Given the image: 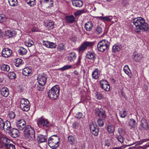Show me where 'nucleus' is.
I'll use <instances>...</instances> for the list:
<instances>
[{
  "label": "nucleus",
  "mask_w": 149,
  "mask_h": 149,
  "mask_svg": "<svg viewBox=\"0 0 149 149\" xmlns=\"http://www.w3.org/2000/svg\"><path fill=\"white\" fill-rule=\"evenodd\" d=\"M132 22L136 28L135 31L138 33H140L141 30L145 32L147 31L149 29L148 24L142 17L135 18L133 19Z\"/></svg>",
  "instance_id": "obj_1"
},
{
  "label": "nucleus",
  "mask_w": 149,
  "mask_h": 149,
  "mask_svg": "<svg viewBox=\"0 0 149 149\" xmlns=\"http://www.w3.org/2000/svg\"><path fill=\"white\" fill-rule=\"evenodd\" d=\"M24 135L26 140L29 141H33L35 138V132L34 128L30 125L26 126L24 130Z\"/></svg>",
  "instance_id": "obj_2"
},
{
  "label": "nucleus",
  "mask_w": 149,
  "mask_h": 149,
  "mask_svg": "<svg viewBox=\"0 0 149 149\" xmlns=\"http://www.w3.org/2000/svg\"><path fill=\"white\" fill-rule=\"evenodd\" d=\"M59 138L56 135H54L48 139V144L52 149H56L59 146Z\"/></svg>",
  "instance_id": "obj_3"
},
{
  "label": "nucleus",
  "mask_w": 149,
  "mask_h": 149,
  "mask_svg": "<svg viewBox=\"0 0 149 149\" xmlns=\"http://www.w3.org/2000/svg\"><path fill=\"white\" fill-rule=\"evenodd\" d=\"M60 88L58 85L53 86L48 92V96L51 99L56 100L59 95Z\"/></svg>",
  "instance_id": "obj_4"
},
{
  "label": "nucleus",
  "mask_w": 149,
  "mask_h": 149,
  "mask_svg": "<svg viewBox=\"0 0 149 149\" xmlns=\"http://www.w3.org/2000/svg\"><path fill=\"white\" fill-rule=\"evenodd\" d=\"M110 43L105 39L99 41L97 44L98 50L101 52H104L109 46Z\"/></svg>",
  "instance_id": "obj_5"
},
{
  "label": "nucleus",
  "mask_w": 149,
  "mask_h": 149,
  "mask_svg": "<svg viewBox=\"0 0 149 149\" xmlns=\"http://www.w3.org/2000/svg\"><path fill=\"white\" fill-rule=\"evenodd\" d=\"M29 104V102L27 99L25 98H22L20 100V108L22 111H27L30 109Z\"/></svg>",
  "instance_id": "obj_6"
},
{
  "label": "nucleus",
  "mask_w": 149,
  "mask_h": 149,
  "mask_svg": "<svg viewBox=\"0 0 149 149\" xmlns=\"http://www.w3.org/2000/svg\"><path fill=\"white\" fill-rule=\"evenodd\" d=\"M94 42L84 41L78 49V50L79 53L82 52L86 50L88 47L92 46L94 45Z\"/></svg>",
  "instance_id": "obj_7"
},
{
  "label": "nucleus",
  "mask_w": 149,
  "mask_h": 149,
  "mask_svg": "<svg viewBox=\"0 0 149 149\" xmlns=\"http://www.w3.org/2000/svg\"><path fill=\"white\" fill-rule=\"evenodd\" d=\"M47 79L46 76L44 74L38 75L37 79L39 84L41 86L40 89H38L39 91H41L43 89V86L45 84Z\"/></svg>",
  "instance_id": "obj_8"
},
{
  "label": "nucleus",
  "mask_w": 149,
  "mask_h": 149,
  "mask_svg": "<svg viewBox=\"0 0 149 149\" xmlns=\"http://www.w3.org/2000/svg\"><path fill=\"white\" fill-rule=\"evenodd\" d=\"M100 87L106 91L110 90V86L108 81L105 79H102L99 82Z\"/></svg>",
  "instance_id": "obj_9"
},
{
  "label": "nucleus",
  "mask_w": 149,
  "mask_h": 149,
  "mask_svg": "<svg viewBox=\"0 0 149 149\" xmlns=\"http://www.w3.org/2000/svg\"><path fill=\"white\" fill-rule=\"evenodd\" d=\"M89 128L91 132L94 136H97L99 131V128L95 124L92 123L89 125Z\"/></svg>",
  "instance_id": "obj_10"
},
{
  "label": "nucleus",
  "mask_w": 149,
  "mask_h": 149,
  "mask_svg": "<svg viewBox=\"0 0 149 149\" xmlns=\"http://www.w3.org/2000/svg\"><path fill=\"white\" fill-rule=\"evenodd\" d=\"M16 126L20 130H22L24 127H26V122L23 119L19 120L17 121Z\"/></svg>",
  "instance_id": "obj_11"
},
{
  "label": "nucleus",
  "mask_w": 149,
  "mask_h": 149,
  "mask_svg": "<svg viewBox=\"0 0 149 149\" xmlns=\"http://www.w3.org/2000/svg\"><path fill=\"white\" fill-rule=\"evenodd\" d=\"M95 114L96 116L102 118H105L106 117L104 111L100 108H96L95 109Z\"/></svg>",
  "instance_id": "obj_12"
},
{
  "label": "nucleus",
  "mask_w": 149,
  "mask_h": 149,
  "mask_svg": "<svg viewBox=\"0 0 149 149\" xmlns=\"http://www.w3.org/2000/svg\"><path fill=\"white\" fill-rule=\"evenodd\" d=\"M37 123L40 124L43 127H48L49 125V122L48 120L42 117L38 119Z\"/></svg>",
  "instance_id": "obj_13"
},
{
  "label": "nucleus",
  "mask_w": 149,
  "mask_h": 149,
  "mask_svg": "<svg viewBox=\"0 0 149 149\" xmlns=\"http://www.w3.org/2000/svg\"><path fill=\"white\" fill-rule=\"evenodd\" d=\"M132 57L134 61L139 62L141 61L143 56L142 54L135 52L133 53Z\"/></svg>",
  "instance_id": "obj_14"
},
{
  "label": "nucleus",
  "mask_w": 149,
  "mask_h": 149,
  "mask_svg": "<svg viewBox=\"0 0 149 149\" xmlns=\"http://www.w3.org/2000/svg\"><path fill=\"white\" fill-rule=\"evenodd\" d=\"M12 53V51L8 48H5L3 49L2 52L3 56L5 57H8L10 56Z\"/></svg>",
  "instance_id": "obj_15"
},
{
  "label": "nucleus",
  "mask_w": 149,
  "mask_h": 149,
  "mask_svg": "<svg viewBox=\"0 0 149 149\" xmlns=\"http://www.w3.org/2000/svg\"><path fill=\"white\" fill-rule=\"evenodd\" d=\"M140 125L143 129L147 130L149 128V122L145 118H142Z\"/></svg>",
  "instance_id": "obj_16"
},
{
  "label": "nucleus",
  "mask_w": 149,
  "mask_h": 149,
  "mask_svg": "<svg viewBox=\"0 0 149 149\" xmlns=\"http://www.w3.org/2000/svg\"><path fill=\"white\" fill-rule=\"evenodd\" d=\"M37 141L38 143L46 142L47 141V136L45 135L39 134L37 137Z\"/></svg>",
  "instance_id": "obj_17"
},
{
  "label": "nucleus",
  "mask_w": 149,
  "mask_h": 149,
  "mask_svg": "<svg viewBox=\"0 0 149 149\" xmlns=\"http://www.w3.org/2000/svg\"><path fill=\"white\" fill-rule=\"evenodd\" d=\"M42 43L44 46L48 48H55L56 46V44L55 43L47 41H43Z\"/></svg>",
  "instance_id": "obj_18"
},
{
  "label": "nucleus",
  "mask_w": 149,
  "mask_h": 149,
  "mask_svg": "<svg viewBox=\"0 0 149 149\" xmlns=\"http://www.w3.org/2000/svg\"><path fill=\"white\" fill-rule=\"evenodd\" d=\"M100 71L98 68L95 69L92 74V78L95 79H97L99 77Z\"/></svg>",
  "instance_id": "obj_19"
},
{
  "label": "nucleus",
  "mask_w": 149,
  "mask_h": 149,
  "mask_svg": "<svg viewBox=\"0 0 149 149\" xmlns=\"http://www.w3.org/2000/svg\"><path fill=\"white\" fill-rule=\"evenodd\" d=\"M20 135L19 130L15 128H13L10 131V135L13 138H16Z\"/></svg>",
  "instance_id": "obj_20"
},
{
  "label": "nucleus",
  "mask_w": 149,
  "mask_h": 149,
  "mask_svg": "<svg viewBox=\"0 0 149 149\" xmlns=\"http://www.w3.org/2000/svg\"><path fill=\"white\" fill-rule=\"evenodd\" d=\"M5 35L8 38L15 36L17 34V32L15 31L8 30L6 31Z\"/></svg>",
  "instance_id": "obj_21"
},
{
  "label": "nucleus",
  "mask_w": 149,
  "mask_h": 149,
  "mask_svg": "<svg viewBox=\"0 0 149 149\" xmlns=\"http://www.w3.org/2000/svg\"><path fill=\"white\" fill-rule=\"evenodd\" d=\"M73 5L77 7H81L83 5V2L80 0H73L72 1Z\"/></svg>",
  "instance_id": "obj_22"
},
{
  "label": "nucleus",
  "mask_w": 149,
  "mask_h": 149,
  "mask_svg": "<svg viewBox=\"0 0 149 149\" xmlns=\"http://www.w3.org/2000/svg\"><path fill=\"white\" fill-rule=\"evenodd\" d=\"M76 56L74 52H70L69 53V56L68 57V60L70 62H73L75 60Z\"/></svg>",
  "instance_id": "obj_23"
},
{
  "label": "nucleus",
  "mask_w": 149,
  "mask_h": 149,
  "mask_svg": "<svg viewBox=\"0 0 149 149\" xmlns=\"http://www.w3.org/2000/svg\"><path fill=\"white\" fill-rule=\"evenodd\" d=\"M14 62L15 66L17 67H19L22 65L24 63L23 60L19 58H17L14 59Z\"/></svg>",
  "instance_id": "obj_24"
},
{
  "label": "nucleus",
  "mask_w": 149,
  "mask_h": 149,
  "mask_svg": "<svg viewBox=\"0 0 149 149\" xmlns=\"http://www.w3.org/2000/svg\"><path fill=\"white\" fill-rule=\"evenodd\" d=\"M1 93L2 95L5 97L8 96L9 94V90L6 87L2 88L1 90Z\"/></svg>",
  "instance_id": "obj_25"
},
{
  "label": "nucleus",
  "mask_w": 149,
  "mask_h": 149,
  "mask_svg": "<svg viewBox=\"0 0 149 149\" xmlns=\"http://www.w3.org/2000/svg\"><path fill=\"white\" fill-rule=\"evenodd\" d=\"M93 24L91 22H88L85 24V28L87 31H91L93 27Z\"/></svg>",
  "instance_id": "obj_26"
},
{
  "label": "nucleus",
  "mask_w": 149,
  "mask_h": 149,
  "mask_svg": "<svg viewBox=\"0 0 149 149\" xmlns=\"http://www.w3.org/2000/svg\"><path fill=\"white\" fill-rule=\"evenodd\" d=\"M95 54L92 52H88L87 53L86 55V58L89 59L94 60L95 57Z\"/></svg>",
  "instance_id": "obj_27"
},
{
  "label": "nucleus",
  "mask_w": 149,
  "mask_h": 149,
  "mask_svg": "<svg viewBox=\"0 0 149 149\" xmlns=\"http://www.w3.org/2000/svg\"><path fill=\"white\" fill-rule=\"evenodd\" d=\"M75 18L73 15H69L65 17V19L67 22L69 23H72L75 20Z\"/></svg>",
  "instance_id": "obj_28"
},
{
  "label": "nucleus",
  "mask_w": 149,
  "mask_h": 149,
  "mask_svg": "<svg viewBox=\"0 0 149 149\" xmlns=\"http://www.w3.org/2000/svg\"><path fill=\"white\" fill-rule=\"evenodd\" d=\"M99 19L102 21L109 22L112 19V16H101L99 17Z\"/></svg>",
  "instance_id": "obj_29"
},
{
  "label": "nucleus",
  "mask_w": 149,
  "mask_h": 149,
  "mask_svg": "<svg viewBox=\"0 0 149 149\" xmlns=\"http://www.w3.org/2000/svg\"><path fill=\"white\" fill-rule=\"evenodd\" d=\"M31 70L29 68H26L23 69L22 74L25 76L29 75L31 74Z\"/></svg>",
  "instance_id": "obj_30"
},
{
  "label": "nucleus",
  "mask_w": 149,
  "mask_h": 149,
  "mask_svg": "<svg viewBox=\"0 0 149 149\" xmlns=\"http://www.w3.org/2000/svg\"><path fill=\"white\" fill-rule=\"evenodd\" d=\"M121 47L120 45H115L113 46L112 51L113 53L116 52L120 50Z\"/></svg>",
  "instance_id": "obj_31"
},
{
  "label": "nucleus",
  "mask_w": 149,
  "mask_h": 149,
  "mask_svg": "<svg viewBox=\"0 0 149 149\" xmlns=\"http://www.w3.org/2000/svg\"><path fill=\"white\" fill-rule=\"evenodd\" d=\"M11 128L10 123L9 121H6V122L4 123V130H6L8 131H9Z\"/></svg>",
  "instance_id": "obj_32"
},
{
  "label": "nucleus",
  "mask_w": 149,
  "mask_h": 149,
  "mask_svg": "<svg viewBox=\"0 0 149 149\" xmlns=\"http://www.w3.org/2000/svg\"><path fill=\"white\" fill-rule=\"evenodd\" d=\"M27 51L24 48L21 47L18 50V52L20 55H23L26 54Z\"/></svg>",
  "instance_id": "obj_33"
},
{
  "label": "nucleus",
  "mask_w": 149,
  "mask_h": 149,
  "mask_svg": "<svg viewBox=\"0 0 149 149\" xmlns=\"http://www.w3.org/2000/svg\"><path fill=\"white\" fill-rule=\"evenodd\" d=\"M107 129L108 132L109 133H113L115 130L114 126L113 125L111 124L108 125Z\"/></svg>",
  "instance_id": "obj_34"
},
{
  "label": "nucleus",
  "mask_w": 149,
  "mask_h": 149,
  "mask_svg": "<svg viewBox=\"0 0 149 149\" xmlns=\"http://www.w3.org/2000/svg\"><path fill=\"white\" fill-rule=\"evenodd\" d=\"M8 3L11 6L15 7L17 6V0H8Z\"/></svg>",
  "instance_id": "obj_35"
},
{
  "label": "nucleus",
  "mask_w": 149,
  "mask_h": 149,
  "mask_svg": "<svg viewBox=\"0 0 149 149\" xmlns=\"http://www.w3.org/2000/svg\"><path fill=\"white\" fill-rule=\"evenodd\" d=\"M123 70L125 73L128 76H130L131 74V71L129 68V67L127 65H125L124 67Z\"/></svg>",
  "instance_id": "obj_36"
},
{
  "label": "nucleus",
  "mask_w": 149,
  "mask_h": 149,
  "mask_svg": "<svg viewBox=\"0 0 149 149\" xmlns=\"http://www.w3.org/2000/svg\"><path fill=\"white\" fill-rule=\"evenodd\" d=\"M1 69L3 71L8 72L10 70V68L9 65L3 64L1 65Z\"/></svg>",
  "instance_id": "obj_37"
},
{
  "label": "nucleus",
  "mask_w": 149,
  "mask_h": 149,
  "mask_svg": "<svg viewBox=\"0 0 149 149\" xmlns=\"http://www.w3.org/2000/svg\"><path fill=\"white\" fill-rule=\"evenodd\" d=\"M40 2L41 4L45 3H48L51 6H52L53 4V1L52 0H40Z\"/></svg>",
  "instance_id": "obj_38"
},
{
  "label": "nucleus",
  "mask_w": 149,
  "mask_h": 149,
  "mask_svg": "<svg viewBox=\"0 0 149 149\" xmlns=\"http://www.w3.org/2000/svg\"><path fill=\"white\" fill-rule=\"evenodd\" d=\"M15 114L13 111H10L9 112L8 116V118L9 119H13L15 117Z\"/></svg>",
  "instance_id": "obj_39"
},
{
  "label": "nucleus",
  "mask_w": 149,
  "mask_h": 149,
  "mask_svg": "<svg viewBox=\"0 0 149 149\" xmlns=\"http://www.w3.org/2000/svg\"><path fill=\"white\" fill-rule=\"evenodd\" d=\"M35 0H26L27 3L31 7L33 6L36 5Z\"/></svg>",
  "instance_id": "obj_40"
},
{
  "label": "nucleus",
  "mask_w": 149,
  "mask_h": 149,
  "mask_svg": "<svg viewBox=\"0 0 149 149\" xmlns=\"http://www.w3.org/2000/svg\"><path fill=\"white\" fill-rule=\"evenodd\" d=\"M129 125L132 127H134L136 125V121L133 119H130L129 122Z\"/></svg>",
  "instance_id": "obj_41"
},
{
  "label": "nucleus",
  "mask_w": 149,
  "mask_h": 149,
  "mask_svg": "<svg viewBox=\"0 0 149 149\" xmlns=\"http://www.w3.org/2000/svg\"><path fill=\"white\" fill-rule=\"evenodd\" d=\"M3 102L7 106L10 105L12 103L11 100L10 98H5L3 100Z\"/></svg>",
  "instance_id": "obj_42"
},
{
  "label": "nucleus",
  "mask_w": 149,
  "mask_h": 149,
  "mask_svg": "<svg viewBox=\"0 0 149 149\" xmlns=\"http://www.w3.org/2000/svg\"><path fill=\"white\" fill-rule=\"evenodd\" d=\"M65 49L64 45L63 43L60 44L57 47L58 50L60 52H62Z\"/></svg>",
  "instance_id": "obj_43"
},
{
  "label": "nucleus",
  "mask_w": 149,
  "mask_h": 149,
  "mask_svg": "<svg viewBox=\"0 0 149 149\" xmlns=\"http://www.w3.org/2000/svg\"><path fill=\"white\" fill-rule=\"evenodd\" d=\"M8 77L11 79H13L16 78V75L13 72H10L8 73Z\"/></svg>",
  "instance_id": "obj_44"
},
{
  "label": "nucleus",
  "mask_w": 149,
  "mask_h": 149,
  "mask_svg": "<svg viewBox=\"0 0 149 149\" xmlns=\"http://www.w3.org/2000/svg\"><path fill=\"white\" fill-rule=\"evenodd\" d=\"M25 45L28 47H30L33 45V42L31 39H29L28 41L26 42Z\"/></svg>",
  "instance_id": "obj_45"
},
{
  "label": "nucleus",
  "mask_w": 149,
  "mask_h": 149,
  "mask_svg": "<svg viewBox=\"0 0 149 149\" xmlns=\"http://www.w3.org/2000/svg\"><path fill=\"white\" fill-rule=\"evenodd\" d=\"M72 68V66L71 65H66L63 67L60 68L59 70L62 71H63L68 69L71 68Z\"/></svg>",
  "instance_id": "obj_46"
},
{
  "label": "nucleus",
  "mask_w": 149,
  "mask_h": 149,
  "mask_svg": "<svg viewBox=\"0 0 149 149\" xmlns=\"http://www.w3.org/2000/svg\"><path fill=\"white\" fill-rule=\"evenodd\" d=\"M116 137L117 140L119 142H120L121 143H123L124 139L122 136L120 135H116Z\"/></svg>",
  "instance_id": "obj_47"
},
{
  "label": "nucleus",
  "mask_w": 149,
  "mask_h": 149,
  "mask_svg": "<svg viewBox=\"0 0 149 149\" xmlns=\"http://www.w3.org/2000/svg\"><path fill=\"white\" fill-rule=\"evenodd\" d=\"M54 23L53 22H49L47 23V27L49 30L52 29L54 28Z\"/></svg>",
  "instance_id": "obj_48"
},
{
  "label": "nucleus",
  "mask_w": 149,
  "mask_h": 149,
  "mask_svg": "<svg viewBox=\"0 0 149 149\" xmlns=\"http://www.w3.org/2000/svg\"><path fill=\"white\" fill-rule=\"evenodd\" d=\"M7 19V18L4 14H0V22H2L5 21Z\"/></svg>",
  "instance_id": "obj_49"
},
{
  "label": "nucleus",
  "mask_w": 149,
  "mask_h": 149,
  "mask_svg": "<svg viewBox=\"0 0 149 149\" xmlns=\"http://www.w3.org/2000/svg\"><path fill=\"white\" fill-rule=\"evenodd\" d=\"M119 116L122 118H124L127 115V112L125 111H120L119 113Z\"/></svg>",
  "instance_id": "obj_50"
},
{
  "label": "nucleus",
  "mask_w": 149,
  "mask_h": 149,
  "mask_svg": "<svg viewBox=\"0 0 149 149\" xmlns=\"http://www.w3.org/2000/svg\"><path fill=\"white\" fill-rule=\"evenodd\" d=\"M82 58V55H80L78 57L77 61L76 63V65L77 66H80L81 65V60Z\"/></svg>",
  "instance_id": "obj_51"
},
{
  "label": "nucleus",
  "mask_w": 149,
  "mask_h": 149,
  "mask_svg": "<svg viewBox=\"0 0 149 149\" xmlns=\"http://www.w3.org/2000/svg\"><path fill=\"white\" fill-rule=\"evenodd\" d=\"M5 146L7 149H15V146L12 144H7Z\"/></svg>",
  "instance_id": "obj_52"
},
{
  "label": "nucleus",
  "mask_w": 149,
  "mask_h": 149,
  "mask_svg": "<svg viewBox=\"0 0 149 149\" xmlns=\"http://www.w3.org/2000/svg\"><path fill=\"white\" fill-rule=\"evenodd\" d=\"M97 122L98 125L100 127H102L104 126V123L102 119L99 118L97 120Z\"/></svg>",
  "instance_id": "obj_53"
},
{
  "label": "nucleus",
  "mask_w": 149,
  "mask_h": 149,
  "mask_svg": "<svg viewBox=\"0 0 149 149\" xmlns=\"http://www.w3.org/2000/svg\"><path fill=\"white\" fill-rule=\"evenodd\" d=\"M68 141L71 144H72L74 143V137L72 136H68Z\"/></svg>",
  "instance_id": "obj_54"
},
{
  "label": "nucleus",
  "mask_w": 149,
  "mask_h": 149,
  "mask_svg": "<svg viewBox=\"0 0 149 149\" xmlns=\"http://www.w3.org/2000/svg\"><path fill=\"white\" fill-rule=\"evenodd\" d=\"M4 123L3 120L0 118V130H2L4 129Z\"/></svg>",
  "instance_id": "obj_55"
},
{
  "label": "nucleus",
  "mask_w": 149,
  "mask_h": 149,
  "mask_svg": "<svg viewBox=\"0 0 149 149\" xmlns=\"http://www.w3.org/2000/svg\"><path fill=\"white\" fill-rule=\"evenodd\" d=\"M96 31L98 34L100 33L102 31V28L99 26H97L96 28Z\"/></svg>",
  "instance_id": "obj_56"
},
{
  "label": "nucleus",
  "mask_w": 149,
  "mask_h": 149,
  "mask_svg": "<svg viewBox=\"0 0 149 149\" xmlns=\"http://www.w3.org/2000/svg\"><path fill=\"white\" fill-rule=\"evenodd\" d=\"M97 98L98 100H101L103 98V97L102 95L100 93H97L96 95Z\"/></svg>",
  "instance_id": "obj_57"
},
{
  "label": "nucleus",
  "mask_w": 149,
  "mask_h": 149,
  "mask_svg": "<svg viewBox=\"0 0 149 149\" xmlns=\"http://www.w3.org/2000/svg\"><path fill=\"white\" fill-rule=\"evenodd\" d=\"M110 140L109 139H106L105 141V145L106 146H109L110 145Z\"/></svg>",
  "instance_id": "obj_58"
},
{
  "label": "nucleus",
  "mask_w": 149,
  "mask_h": 149,
  "mask_svg": "<svg viewBox=\"0 0 149 149\" xmlns=\"http://www.w3.org/2000/svg\"><path fill=\"white\" fill-rule=\"evenodd\" d=\"M76 116H77L76 117L78 119H80L82 118L83 116V114L81 112H78L77 113Z\"/></svg>",
  "instance_id": "obj_59"
},
{
  "label": "nucleus",
  "mask_w": 149,
  "mask_h": 149,
  "mask_svg": "<svg viewBox=\"0 0 149 149\" xmlns=\"http://www.w3.org/2000/svg\"><path fill=\"white\" fill-rule=\"evenodd\" d=\"M72 126L74 128L76 129L79 127V124L78 123L75 122L73 123Z\"/></svg>",
  "instance_id": "obj_60"
},
{
  "label": "nucleus",
  "mask_w": 149,
  "mask_h": 149,
  "mask_svg": "<svg viewBox=\"0 0 149 149\" xmlns=\"http://www.w3.org/2000/svg\"><path fill=\"white\" fill-rule=\"evenodd\" d=\"M122 4L123 6H126L128 4V3L127 0H124L123 1Z\"/></svg>",
  "instance_id": "obj_61"
},
{
  "label": "nucleus",
  "mask_w": 149,
  "mask_h": 149,
  "mask_svg": "<svg viewBox=\"0 0 149 149\" xmlns=\"http://www.w3.org/2000/svg\"><path fill=\"white\" fill-rule=\"evenodd\" d=\"M118 132L119 133V135H120L123 132L122 129L121 128H118Z\"/></svg>",
  "instance_id": "obj_62"
},
{
  "label": "nucleus",
  "mask_w": 149,
  "mask_h": 149,
  "mask_svg": "<svg viewBox=\"0 0 149 149\" xmlns=\"http://www.w3.org/2000/svg\"><path fill=\"white\" fill-rule=\"evenodd\" d=\"M124 147L121 146L120 147H115L113 148V149H124Z\"/></svg>",
  "instance_id": "obj_63"
},
{
  "label": "nucleus",
  "mask_w": 149,
  "mask_h": 149,
  "mask_svg": "<svg viewBox=\"0 0 149 149\" xmlns=\"http://www.w3.org/2000/svg\"><path fill=\"white\" fill-rule=\"evenodd\" d=\"M37 29L36 28H33L32 29V32H36L37 31Z\"/></svg>",
  "instance_id": "obj_64"
}]
</instances>
